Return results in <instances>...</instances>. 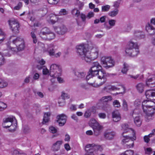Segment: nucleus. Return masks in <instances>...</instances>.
I'll use <instances>...</instances> for the list:
<instances>
[{
	"label": "nucleus",
	"instance_id": "nucleus-10",
	"mask_svg": "<svg viewBox=\"0 0 155 155\" xmlns=\"http://www.w3.org/2000/svg\"><path fill=\"white\" fill-rule=\"evenodd\" d=\"M9 25L13 33L16 34L19 32V24L16 21L11 20L8 21Z\"/></svg>",
	"mask_w": 155,
	"mask_h": 155
},
{
	"label": "nucleus",
	"instance_id": "nucleus-23",
	"mask_svg": "<svg viewBox=\"0 0 155 155\" xmlns=\"http://www.w3.org/2000/svg\"><path fill=\"white\" fill-rule=\"evenodd\" d=\"M24 41L23 38L20 37H18L12 40L11 45L12 44L15 45L16 47H17L18 45L20 43H22Z\"/></svg>",
	"mask_w": 155,
	"mask_h": 155
},
{
	"label": "nucleus",
	"instance_id": "nucleus-39",
	"mask_svg": "<svg viewBox=\"0 0 155 155\" xmlns=\"http://www.w3.org/2000/svg\"><path fill=\"white\" fill-rule=\"evenodd\" d=\"M8 85L7 83L5 81L0 79V88H4Z\"/></svg>",
	"mask_w": 155,
	"mask_h": 155
},
{
	"label": "nucleus",
	"instance_id": "nucleus-53",
	"mask_svg": "<svg viewBox=\"0 0 155 155\" xmlns=\"http://www.w3.org/2000/svg\"><path fill=\"white\" fill-rule=\"evenodd\" d=\"M98 116L100 118L104 119L106 117V115L105 114L103 113H100L98 114Z\"/></svg>",
	"mask_w": 155,
	"mask_h": 155
},
{
	"label": "nucleus",
	"instance_id": "nucleus-46",
	"mask_svg": "<svg viewBox=\"0 0 155 155\" xmlns=\"http://www.w3.org/2000/svg\"><path fill=\"white\" fill-rule=\"evenodd\" d=\"M23 131L25 133H28L30 131V129L29 127L27 125H25L23 127Z\"/></svg>",
	"mask_w": 155,
	"mask_h": 155
},
{
	"label": "nucleus",
	"instance_id": "nucleus-12",
	"mask_svg": "<svg viewBox=\"0 0 155 155\" xmlns=\"http://www.w3.org/2000/svg\"><path fill=\"white\" fill-rule=\"evenodd\" d=\"M57 122L58 123L59 126H64L66 123L67 118V116L64 114L58 115L57 117Z\"/></svg>",
	"mask_w": 155,
	"mask_h": 155
},
{
	"label": "nucleus",
	"instance_id": "nucleus-24",
	"mask_svg": "<svg viewBox=\"0 0 155 155\" xmlns=\"http://www.w3.org/2000/svg\"><path fill=\"white\" fill-rule=\"evenodd\" d=\"M51 32V30L47 27L42 28L40 31L39 35L41 37L44 35L46 36Z\"/></svg>",
	"mask_w": 155,
	"mask_h": 155
},
{
	"label": "nucleus",
	"instance_id": "nucleus-55",
	"mask_svg": "<svg viewBox=\"0 0 155 155\" xmlns=\"http://www.w3.org/2000/svg\"><path fill=\"white\" fill-rule=\"evenodd\" d=\"M49 130L52 133H55L57 132L56 129L53 127H50Z\"/></svg>",
	"mask_w": 155,
	"mask_h": 155
},
{
	"label": "nucleus",
	"instance_id": "nucleus-32",
	"mask_svg": "<svg viewBox=\"0 0 155 155\" xmlns=\"http://www.w3.org/2000/svg\"><path fill=\"white\" fill-rule=\"evenodd\" d=\"M5 63V59L3 56V54L0 52V67L4 65Z\"/></svg>",
	"mask_w": 155,
	"mask_h": 155
},
{
	"label": "nucleus",
	"instance_id": "nucleus-19",
	"mask_svg": "<svg viewBox=\"0 0 155 155\" xmlns=\"http://www.w3.org/2000/svg\"><path fill=\"white\" fill-rule=\"evenodd\" d=\"M145 95L147 99H151L155 96V89L148 90L145 92Z\"/></svg>",
	"mask_w": 155,
	"mask_h": 155
},
{
	"label": "nucleus",
	"instance_id": "nucleus-43",
	"mask_svg": "<svg viewBox=\"0 0 155 155\" xmlns=\"http://www.w3.org/2000/svg\"><path fill=\"white\" fill-rule=\"evenodd\" d=\"M113 105L115 107H120V103L117 100H115L113 102Z\"/></svg>",
	"mask_w": 155,
	"mask_h": 155
},
{
	"label": "nucleus",
	"instance_id": "nucleus-60",
	"mask_svg": "<svg viewBox=\"0 0 155 155\" xmlns=\"http://www.w3.org/2000/svg\"><path fill=\"white\" fill-rule=\"evenodd\" d=\"M71 118L77 121L78 120V117L74 114H73L71 116Z\"/></svg>",
	"mask_w": 155,
	"mask_h": 155
},
{
	"label": "nucleus",
	"instance_id": "nucleus-15",
	"mask_svg": "<svg viewBox=\"0 0 155 155\" xmlns=\"http://www.w3.org/2000/svg\"><path fill=\"white\" fill-rule=\"evenodd\" d=\"M116 135V133L113 131L110 130L106 131L104 133V137L107 140H111Z\"/></svg>",
	"mask_w": 155,
	"mask_h": 155
},
{
	"label": "nucleus",
	"instance_id": "nucleus-34",
	"mask_svg": "<svg viewBox=\"0 0 155 155\" xmlns=\"http://www.w3.org/2000/svg\"><path fill=\"white\" fill-rule=\"evenodd\" d=\"M129 65L128 64L125 63L124 64V68L121 70L123 74H126L128 70Z\"/></svg>",
	"mask_w": 155,
	"mask_h": 155
},
{
	"label": "nucleus",
	"instance_id": "nucleus-37",
	"mask_svg": "<svg viewBox=\"0 0 155 155\" xmlns=\"http://www.w3.org/2000/svg\"><path fill=\"white\" fill-rule=\"evenodd\" d=\"M134 151L131 150L126 151L124 152L121 153L120 155H133Z\"/></svg>",
	"mask_w": 155,
	"mask_h": 155
},
{
	"label": "nucleus",
	"instance_id": "nucleus-30",
	"mask_svg": "<svg viewBox=\"0 0 155 155\" xmlns=\"http://www.w3.org/2000/svg\"><path fill=\"white\" fill-rule=\"evenodd\" d=\"M134 121L137 126L139 127L141 125L142 121L139 116L136 117L134 119Z\"/></svg>",
	"mask_w": 155,
	"mask_h": 155
},
{
	"label": "nucleus",
	"instance_id": "nucleus-38",
	"mask_svg": "<svg viewBox=\"0 0 155 155\" xmlns=\"http://www.w3.org/2000/svg\"><path fill=\"white\" fill-rule=\"evenodd\" d=\"M110 8V6L109 5H106L102 6L101 7V11L102 12H108Z\"/></svg>",
	"mask_w": 155,
	"mask_h": 155
},
{
	"label": "nucleus",
	"instance_id": "nucleus-48",
	"mask_svg": "<svg viewBox=\"0 0 155 155\" xmlns=\"http://www.w3.org/2000/svg\"><path fill=\"white\" fill-rule=\"evenodd\" d=\"M116 22V20L114 19L110 20L108 21L109 25L111 26L112 27L115 26Z\"/></svg>",
	"mask_w": 155,
	"mask_h": 155
},
{
	"label": "nucleus",
	"instance_id": "nucleus-13",
	"mask_svg": "<svg viewBox=\"0 0 155 155\" xmlns=\"http://www.w3.org/2000/svg\"><path fill=\"white\" fill-rule=\"evenodd\" d=\"M13 121V118L8 117L3 119V122L2 123L3 127L6 128H8L11 127V128L14 127L12 123Z\"/></svg>",
	"mask_w": 155,
	"mask_h": 155
},
{
	"label": "nucleus",
	"instance_id": "nucleus-44",
	"mask_svg": "<svg viewBox=\"0 0 155 155\" xmlns=\"http://www.w3.org/2000/svg\"><path fill=\"white\" fill-rule=\"evenodd\" d=\"M31 36L33 40V42L34 43H36L37 42V39L36 38V36L34 33L32 31L31 32Z\"/></svg>",
	"mask_w": 155,
	"mask_h": 155
},
{
	"label": "nucleus",
	"instance_id": "nucleus-57",
	"mask_svg": "<svg viewBox=\"0 0 155 155\" xmlns=\"http://www.w3.org/2000/svg\"><path fill=\"white\" fill-rule=\"evenodd\" d=\"M40 76L39 74L38 73H35L33 76V78L35 80H38Z\"/></svg>",
	"mask_w": 155,
	"mask_h": 155
},
{
	"label": "nucleus",
	"instance_id": "nucleus-16",
	"mask_svg": "<svg viewBox=\"0 0 155 155\" xmlns=\"http://www.w3.org/2000/svg\"><path fill=\"white\" fill-rule=\"evenodd\" d=\"M61 97L62 100V101H61L60 100L61 99L60 98L59 99L58 103L60 106H64L65 104V100L69 99L70 98V96L67 94L65 93H62L61 95Z\"/></svg>",
	"mask_w": 155,
	"mask_h": 155
},
{
	"label": "nucleus",
	"instance_id": "nucleus-9",
	"mask_svg": "<svg viewBox=\"0 0 155 155\" xmlns=\"http://www.w3.org/2000/svg\"><path fill=\"white\" fill-rule=\"evenodd\" d=\"M57 48L58 47L56 45L53 44H50L47 49L49 54L50 56H54L55 58L59 57L61 55V52H59L56 54L55 53Z\"/></svg>",
	"mask_w": 155,
	"mask_h": 155
},
{
	"label": "nucleus",
	"instance_id": "nucleus-7",
	"mask_svg": "<svg viewBox=\"0 0 155 155\" xmlns=\"http://www.w3.org/2000/svg\"><path fill=\"white\" fill-rule=\"evenodd\" d=\"M101 64L103 67L108 69L114 66L115 62L111 57H103L101 59Z\"/></svg>",
	"mask_w": 155,
	"mask_h": 155
},
{
	"label": "nucleus",
	"instance_id": "nucleus-63",
	"mask_svg": "<svg viewBox=\"0 0 155 155\" xmlns=\"http://www.w3.org/2000/svg\"><path fill=\"white\" fill-rule=\"evenodd\" d=\"M45 61L42 59L38 61V64L41 65L42 66L45 64Z\"/></svg>",
	"mask_w": 155,
	"mask_h": 155
},
{
	"label": "nucleus",
	"instance_id": "nucleus-27",
	"mask_svg": "<svg viewBox=\"0 0 155 155\" xmlns=\"http://www.w3.org/2000/svg\"><path fill=\"white\" fill-rule=\"evenodd\" d=\"M50 115L51 114L49 112H47L45 114L42 122L43 124H45L50 119L49 117Z\"/></svg>",
	"mask_w": 155,
	"mask_h": 155
},
{
	"label": "nucleus",
	"instance_id": "nucleus-18",
	"mask_svg": "<svg viewBox=\"0 0 155 155\" xmlns=\"http://www.w3.org/2000/svg\"><path fill=\"white\" fill-rule=\"evenodd\" d=\"M112 117L113 120L115 122L119 121L121 119L120 114L117 111H114L112 113Z\"/></svg>",
	"mask_w": 155,
	"mask_h": 155
},
{
	"label": "nucleus",
	"instance_id": "nucleus-5",
	"mask_svg": "<svg viewBox=\"0 0 155 155\" xmlns=\"http://www.w3.org/2000/svg\"><path fill=\"white\" fill-rule=\"evenodd\" d=\"M61 72V68L58 65L53 64L51 66L49 73V75L51 76L56 78L60 76Z\"/></svg>",
	"mask_w": 155,
	"mask_h": 155
},
{
	"label": "nucleus",
	"instance_id": "nucleus-50",
	"mask_svg": "<svg viewBox=\"0 0 155 155\" xmlns=\"http://www.w3.org/2000/svg\"><path fill=\"white\" fill-rule=\"evenodd\" d=\"M11 153L13 155H19L20 153L18 151L14 149H12Z\"/></svg>",
	"mask_w": 155,
	"mask_h": 155
},
{
	"label": "nucleus",
	"instance_id": "nucleus-20",
	"mask_svg": "<svg viewBox=\"0 0 155 155\" xmlns=\"http://www.w3.org/2000/svg\"><path fill=\"white\" fill-rule=\"evenodd\" d=\"M97 73L96 76H98V78L100 79H105L108 75H109L108 74H106L104 71H103L102 69L98 71Z\"/></svg>",
	"mask_w": 155,
	"mask_h": 155
},
{
	"label": "nucleus",
	"instance_id": "nucleus-51",
	"mask_svg": "<svg viewBox=\"0 0 155 155\" xmlns=\"http://www.w3.org/2000/svg\"><path fill=\"white\" fill-rule=\"evenodd\" d=\"M22 6V3L21 2H19L17 6L14 7V9L16 10H19Z\"/></svg>",
	"mask_w": 155,
	"mask_h": 155
},
{
	"label": "nucleus",
	"instance_id": "nucleus-40",
	"mask_svg": "<svg viewBox=\"0 0 155 155\" xmlns=\"http://www.w3.org/2000/svg\"><path fill=\"white\" fill-rule=\"evenodd\" d=\"M25 45L24 43V41L22 43H20L19 45H18L17 46V50L19 51H21L24 49L25 48Z\"/></svg>",
	"mask_w": 155,
	"mask_h": 155
},
{
	"label": "nucleus",
	"instance_id": "nucleus-17",
	"mask_svg": "<svg viewBox=\"0 0 155 155\" xmlns=\"http://www.w3.org/2000/svg\"><path fill=\"white\" fill-rule=\"evenodd\" d=\"M147 86L150 87H154L155 84V75H153L151 77L147 79L146 81Z\"/></svg>",
	"mask_w": 155,
	"mask_h": 155
},
{
	"label": "nucleus",
	"instance_id": "nucleus-47",
	"mask_svg": "<svg viewBox=\"0 0 155 155\" xmlns=\"http://www.w3.org/2000/svg\"><path fill=\"white\" fill-rule=\"evenodd\" d=\"M91 114V111L89 110H87L85 112L84 114V116L85 117L88 118L90 116Z\"/></svg>",
	"mask_w": 155,
	"mask_h": 155
},
{
	"label": "nucleus",
	"instance_id": "nucleus-26",
	"mask_svg": "<svg viewBox=\"0 0 155 155\" xmlns=\"http://www.w3.org/2000/svg\"><path fill=\"white\" fill-rule=\"evenodd\" d=\"M74 74L78 79H80L84 78L85 75L86 73L84 72L77 71L75 72Z\"/></svg>",
	"mask_w": 155,
	"mask_h": 155
},
{
	"label": "nucleus",
	"instance_id": "nucleus-25",
	"mask_svg": "<svg viewBox=\"0 0 155 155\" xmlns=\"http://www.w3.org/2000/svg\"><path fill=\"white\" fill-rule=\"evenodd\" d=\"M91 146H92L93 147L92 148L94 149V151L98 150H99L100 151H101L103 150V148L101 146L96 144L94 143H93L92 144H88L86 145V147L88 148L89 147H90Z\"/></svg>",
	"mask_w": 155,
	"mask_h": 155
},
{
	"label": "nucleus",
	"instance_id": "nucleus-1",
	"mask_svg": "<svg viewBox=\"0 0 155 155\" xmlns=\"http://www.w3.org/2000/svg\"><path fill=\"white\" fill-rule=\"evenodd\" d=\"M77 48V53L81 58L87 62L91 63L98 57L99 50L97 48L92 47L89 51H87L84 45H81Z\"/></svg>",
	"mask_w": 155,
	"mask_h": 155
},
{
	"label": "nucleus",
	"instance_id": "nucleus-33",
	"mask_svg": "<svg viewBox=\"0 0 155 155\" xmlns=\"http://www.w3.org/2000/svg\"><path fill=\"white\" fill-rule=\"evenodd\" d=\"M92 148H93V147L92 146H91L90 147H89L88 148H87L86 146H85V150L86 151L87 153H91L94 151V149H93ZM86 154L94 155V154L92 153L91 154H90L89 153H87V154H86Z\"/></svg>",
	"mask_w": 155,
	"mask_h": 155
},
{
	"label": "nucleus",
	"instance_id": "nucleus-11",
	"mask_svg": "<svg viewBox=\"0 0 155 155\" xmlns=\"http://www.w3.org/2000/svg\"><path fill=\"white\" fill-rule=\"evenodd\" d=\"M101 70H102V67L101 65L96 67L90 68L88 73V75L86 76L87 80H88L90 78L95 76L98 71Z\"/></svg>",
	"mask_w": 155,
	"mask_h": 155
},
{
	"label": "nucleus",
	"instance_id": "nucleus-3",
	"mask_svg": "<svg viewBox=\"0 0 155 155\" xmlns=\"http://www.w3.org/2000/svg\"><path fill=\"white\" fill-rule=\"evenodd\" d=\"M150 103L155 104L154 102L147 100L144 101L142 104V108L146 114L145 120L147 122L153 119L152 116L155 112V105H150L149 104Z\"/></svg>",
	"mask_w": 155,
	"mask_h": 155
},
{
	"label": "nucleus",
	"instance_id": "nucleus-6",
	"mask_svg": "<svg viewBox=\"0 0 155 155\" xmlns=\"http://www.w3.org/2000/svg\"><path fill=\"white\" fill-rule=\"evenodd\" d=\"M89 124L93 129L95 135L96 136L99 135L100 133L101 130L102 129V127L94 119H92L90 120Z\"/></svg>",
	"mask_w": 155,
	"mask_h": 155
},
{
	"label": "nucleus",
	"instance_id": "nucleus-14",
	"mask_svg": "<svg viewBox=\"0 0 155 155\" xmlns=\"http://www.w3.org/2000/svg\"><path fill=\"white\" fill-rule=\"evenodd\" d=\"M54 29L56 32L60 35L64 34L67 31V28L64 25H61L59 26L56 27Z\"/></svg>",
	"mask_w": 155,
	"mask_h": 155
},
{
	"label": "nucleus",
	"instance_id": "nucleus-54",
	"mask_svg": "<svg viewBox=\"0 0 155 155\" xmlns=\"http://www.w3.org/2000/svg\"><path fill=\"white\" fill-rule=\"evenodd\" d=\"M103 100H105V101H110L112 100V98L110 96H104L102 97Z\"/></svg>",
	"mask_w": 155,
	"mask_h": 155
},
{
	"label": "nucleus",
	"instance_id": "nucleus-45",
	"mask_svg": "<svg viewBox=\"0 0 155 155\" xmlns=\"http://www.w3.org/2000/svg\"><path fill=\"white\" fill-rule=\"evenodd\" d=\"M48 3L51 5H56L58 4L59 0H47Z\"/></svg>",
	"mask_w": 155,
	"mask_h": 155
},
{
	"label": "nucleus",
	"instance_id": "nucleus-42",
	"mask_svg": "<svg viewBox=\"0 0 155 155\" xmlns=\"http://www.w3.org/2000/svg\"><path fill=\"white\" fill-rule=\"evenodd\" d=\"M107 89L111 90H119L120 88L114 86H111L107 87Z\"/></svg>",
	"mask_w": 155,
	"mask_h": 155
},
{
	"label": "nucleus",
	"instance_id": "nucleus-58",
	"mask_svg": "<svg viewBox=\"0 0 155 155\" xmlns=\"http://www.w3.org/2000/svg\"><path fill=\"white\" fill-rule=\"evenodd\" d=\"M80 86L82 88L86 90L88 89V85H87V84H85L83 83L81 84H80Z\"/></svg>",
	"mask_w": 155,
	"mask_h": 155
},
{
	"label": "nucleus",
	"instance_id": "nucleus-62",
	"mask_svg": "<svg viewBox=\"0 0 155 155\" xmlns=\"http://www.w3.org/2000/svg\"><path fill=\"white\" fill-rule=\"evenodd\" d=\"M64 148L65 149L67 150L68 151L70 150V147L68 143H66L64 145Z\"/></svg>",
	"mask_w": 155,
	"mask_h": 155
},
{
	"label": "nucleus",
	"instance_id": "nucleus-2",
	"mask_svg": "<svg viewBox=\"0 0 155 155\" xmlns=\"http://www.w3.org/2000/svg\"><path fill=\"white\" fill-rule=\"evenodd\" d=\"M122 127L124 132L122 134V135L126 138L123 139L122 142L124 143L126 142H129L131 143L127 144V148L133 147L134 145V140L136 139L135 136V133L134 131L127 124H122Z\"/></svg>",
	"mask_w": 155,
	"mask_h": 155
},
{
	"label": "nucleus",
	"instance_id": "nucleus-31",
	"mask_svg": "<svg viewBox=\"0 0 155 155\" xmlns=\"http://www.w3.org/2000/svg\"><path fill=\"white\" fill-rule=\"evenodd\" d=\"M119 12L118 9L116 8L114 10L108 13V15L111 17H114L116 16Z\"/></svg>",
	"mask_w": 155,
	"mask_h": 155
},
{
	"label": "nucleus",
	"instance_id": "nucleus-56",
	"mask_svg": "<svg viewBox=\"0 0 155 155\" xmlns=\"http://www.w3.org/2000/svg\"><path fill=\"white\" fill-rule=\"evenodd\" d=\"M42 72L44 75H47L50 73L49 70L47 68L43 69Z\"/></svg>",
	"mask_w": 155,
	"mask_h": 155
},
{
	"label": "nucleus",
	"instance_id": "nucleus-8",
	"mask_svg": "<svg viewBox=\"0 0 155 155\" xmlns=\"http://www.w3.org/2000/svg\"><path fill=\"white\" fill-rule=\"evenodd\" d=\"M151 24H148L146 27V30L149 34L154 35L155 34V18H152L150 20Z\"/></svg>",
	"mask_w": 155,
	"mask_h": 155
},
{
	"label": "nucleus",
	"instance_id": "nucleus-41",
	"mask_svg": "<svg viewBox=\"0 0 155 155\" xmlns=\"http://www.w3.org/2000/svg\"><path fill=\"white\" fill-rule=\"evenodd\" d=\"M7 107V105L4 102L0 101V111L4 110Z\"/></svg>",
	"mask_w": 155,
	"mask_h": 155
},
{
	"label": "nucleus",
	"instance_id": "nucleus-28",
	"mask_svg": "<svg viewBox=\"0 0 155 155\" xmlns=\"http://www.w3.org/2000/svg\"><path fill=\"white\" fill-rule=\"evenodd\" d=\"M144 85L142 83H140L138 84L136 86V88L140 93H142L144 91Z\"/></svg>",
	"mask_w": 155,
	"mask_h": 155
},
{
	"label": "nucleus",
	"instance_id": "nucleus-49",
	"mask_svg": "<svg viewBox=\"0 0 155 155\" xmlns=\"http://www.w3.org/2000/svg\"><path fill=\"white\" fill-rule=\"evenodd\" d=\"M91 68H93L95 67H97L101 65L97 61L93 62L91 63Z\"/></svg>",
	"mask_w": 155,
	"mask_h": 155
},
{
	"label": "nucleus",
	"instance_id": "nucleus-36",
	"mask_svg": "<svg viewBox=\"0 0 155 155\" xmlns=\"http://www.w3.org/2000/svg\"><path fill=\"white\" fill-rule=\"evenodd\" d=\"M128 104L127 102L125 99L123 100L122 107L124 110L127 111L128 110Z\"/></svg>",
	"mask_w": 155,
	"mask_h": 155
},
{
	"label": "nucleus",
	"instance_id": "nucleus-21",
	"mask_svg": "<svg viewBox=\"0 0 155 155\" xmlns=\"http://www.w3.org/2000/svg\"><path fill=\"white\" fill-rule=\"evenodd\" d=\"M62 143V141L61 140L57 141L56 143H54L52 147V150L54 151H58L60 149V146Z\"/></svg>",
	"mask_w": 155,
	"mask_h": 155
},
{
	"label": "nucleus",
	"instance_id": "nucleus-35",
	"mask_svg": "<svg viewBox=\"0 0 155 155\" xmlns=\"http://www.w3.org/2000/svg\"><path fill=\"white\" fill-rule=\"evenodd\" d=\"M47 37V39L50 40L54 39L55 37V35L53 32L51 31V32L46 35Z\"/></svg>",
	"mask_w": 155,
	"mask_h": 155
},
{
	"label": "nucleus",
	"instance_id": "nucleus-59",
	"mask_svg": "<svg viewBox=\"0 0 155 155\" xmlns=\"http://www.w3.org/2000/svg\"><path fill=\"white\" fill-rule=\"evenodd\" d=\"M94 14L93 12H89L87 15V17H88L89 18H90L94 16Z\"/></svg>",
	"mask_w": 155,
	"mask_h": 155
},
{
	"label": "nucleus",
	"instance_id": "nucleus-64",
	"mask_svg": "<svg viewBox=\"0 0 155 155\" xmlns=\"http://www.w3.org/2000/svg\"><path fill=\"white\" fill-rule=\"evenodd\" d=\"M70 138V137L69 135L66 134L65 135L64 139V140L65 141H69Z\"/></svg>",
	"mask_w": 155,
	"mask_h": 155
},
{
	"label": "nucleus",
	"instance_id": "nucleus-22",
	"mask_svg": "<svg viewBox=\"0 0 155 155\" xmlns=\"http://www.w3.org/2000/svg\"><path fill=\"white\" fill-rule=\"evenodd\" d=\"M134 36L137 39L140 40L145 38V35L143 33L139 31H136L134 32Z\"/></svg>",
	"mask_w": 155,
	"mask_h": 155
},
{
	"label": "nucleus",
	"instance_id": "nucleus-61",
	"mask_svg": "<svg viewBox=\"0 0 155 155\" xmlns=\"http://www.w3.org/2000/svg\"><path fill=\"white\" fill-rule=\"evenodd\" d=\"M144 141L147 143H148L150 141V139L147 136H145L143 137Z\"/></svg>",
	"mask_w": 155,
	"mask_h": 155
},
{
	"label": "nucleus",
	"instance_id": "nucleus-29",
	"mask_svg": "<svg viewBox=\"0 0 155 155\" xmlns=\"http://www.w3.org/2000/svg\"><path fill=\"white\" fill-rule=\"evenodd\" d=\"M71 12L74 17L75 18H78L80 16V12L76 8H74L73 9Z\"/></svg>",
	"mask_w": 155,
	"mask_h": 155
},
{
	"label": "nucleus",
	"instance_id": "nucleus-4",
	"mask_svg": "<svg viewBox=\"0 0 155 155\" xmlns=\"http://www.w3.org/2000/svg\"><path fill=\"white\" fill-rule=\"evenodd\" d=\"M125 52L128 55L132 57L137 55L139 53L137 43L131 40L130 41L127 46Z\"/></svg>",
	"mask_w": 155,
	"mask_h": 155
},
{
	"label": "nucleus",
	"instance_id": "nucleus-52",
	"mask_svg": "<svg viewBox=\"0 0 155 155\" xmlns=\"http://www.w3.org/2000/svg\"><path fill=\"white\" fill-rule=\"evenodd\" d=\"M59 14L60 15H66L68 14V12L65 9H61L59 12Z\"/></svg>",
	"mask_w": 155,
	"mask_h": 155
}]
</instances>
